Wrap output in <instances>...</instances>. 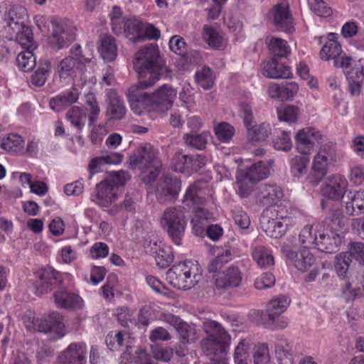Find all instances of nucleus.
<instances>
[{
    "mask_svg": "<svg viewBox=\"0 0 364 364\" xmlns=\"http://www.w3.org/2000/svg\"><path fill=\"white\" fill-rule=\"evenodd\" d=\"M134 68L139 75V82L131 86L128 91L132 109L141 115L154 105L168 109L176 97L174 89L163 86L151 95L143 91L159 80L161 74L168 72L158 46L152 43L140 50L136 55Z\"/></svg>",
    "mask_w": 364,
    "mask_h": 364,
    "instance_id": "f257e3e1",
    "label": "nucleus"
},
{
    "mask_svg": "<svg viewBox=\"0 0 364 364\" xmlns=\"http://www.w3.org/2000/svg\"><path fill=\"white\" fill-rule=\"evenodd\" d=\"M23 322L28 331L48 334L54 340L63 338L67 333L63 316L56 311L50 312L47 318L36 317L33 312L27 311Z\"/></svg>",
    "mask_w": 364,
    "mask_h": 364,
    "instance_id": "f03ea898",
    "label": "nucleus"
},
{
    "mask_svg": "<svg viewBox=\"0 0 364 364\" xmlns=\"http://www.w3.org/2000/svg\"><path fill=\"white\" fill-rule=\"evenodd\" d=\"M207 337L201 341V348L207 356L225 353L228 349L230 336L220 323L208 320L203 323Z\"/></svg>",
    "mask_w": 364,
    "mask_h": 364,
    "instance_id": "7ed1b4c3",
    "label": "nucleus"
},
{
    "mask_svg": "<svg viewBox=\"0 0 364 364\" xmlns=\"http://www.w3.org/2000/svg\"><path fill=\"white\" fill-rule=\"evenodd\" d=\"M166 279L173 287L188 290L201 279V271L197 263L191 261L180 262L167 271Z\"/></svg>",
    "mask_w": 364,
    "mask_h": 364,
    "instance_id": "20e7f679",
    "label": "nucleus"
},
{
    "mask_svg": "<svg viewBox=\"0 0 364 364\" xmlns=\"http://www.w3.org/2000/svg\"><path fill=\"white\" fill-rule=\"evenodd\" d=\"M340 161V156L336 146L332 144L323 145L314 156L311 169L306 181L313 186H317L328 172L329 166Z\"/></svg>",
    "mask_w": 364,
    "mask_h": 364,
    "instance_id": "39448f33",
    "label": "nucleus"
},
{
    "mask_svg": "<svg viewBox=\"0 0 364 364\" xmlns=\"http://www.w3.org/2000/svg\"><path fill=\"white\" fill-rule=\"evenodd\" d=\"M186 224L187 220L184 213V208L181 206L166 208L160 218L161 228L177 245L181 243Z\"/></svg>",
    "mask_w": 364,
    "mask_h": 364,
    "instance_id": "423d86ee",
    "label": "nucleus"
},
{
    "mask_svg": "<svg viewBox=\"0 0 364 364\" xmlns=\"http://www.w3.org/2000/svg\"><path fill=\"white\" fill-rule=\"evenodd\" d=\"M129 161L132 168H139L144 171L149 170V182L157 177L161 167L157 153L150 144H146L136 149L130 156Z\"/></svg>",
    "mask_w": 364,
    "mask_h": 364,
    "instance_id": "0eeeda50",
    "label": "nucleus"
},
{
    "mask_svg": "<svg viewBox=\"0 0 364 364\" xmlns=\"http://www.w3.org/2000/svg\"><path fill=\"white\" fill-rule=\"evenodd\" d=\"M50 46L56 50L68 46L77 36V29L73 21L64 18H53Z\"/></svg>",
    "mask_w": 364,
    "mask_h": 364,
    "instance_id": "6e6552de",
    "label": "nucleus"
},
{
    "mask_svg": "<svg viewBox=\"0 0 364 364\" xmlns=\"http://www.w3.org/2000/svg\"><path fill=\"white\" fill-rule=\"evenodd\" d=\"M289 218L279 214L274 208H267L260 216L259 224L266 235L272 238H280L286 233Z\"/></svg>",
    "mask_w": 364,
    "mask_h": 364,
    "instance_id": "1a4fd4ad",
    "label": "nucleus"
},
{
    "mask_svg": "<svg viewBox=\"0 0 364 364\" xmlns=\"http://www.w3.org/2000/svg\"><path fill=\"white\" fill-rule=\"evenodd\" d=\"M289 304V298L284 295H279L268 303L264 316L267 328H284L287 326V321L280 316L286 311Z\"/></svg>",
    "mask_w": 364,
    "mask_h": 364,
    "instance_id": "9d476101",
    "label": "nucleus"
},
{
    "mask_svg": "<svg viewBox=\"0 0 364 364\" xmlns=\"http://www.w3.org/2000/svg\"><path fill=\"white\" fill-rule=\"evenodd\" d=\"M352 257L359 263L364 264V245L362 242L351 243L348 252H341L336 256L334 268L341 278L344 279L348 277Z\"/></svg>",
    "mask_w": 364,
    "mask_h": 364,
    "instance_id": "9b49d317",
    "label": "nucleus"
},
{
    "mask_svg": "<svg viewBox=\"0 0 364 364\" xmlns=\"http://www.w3.org/2000/svg\"><path fill=\"white\" fill-rule=\"evenodd\" d=\"M105 343L111 351L123 350L120 357L122 364H127L133 360L135 355L134 347L129 342V336L122 331H111L105 338Z\"/></svg>",
    "mask_w": 364,
    "mask_h": 364,
    "instance_id": "f8f14e48",
    "label": "nucleus"
},
{
    "mask_svg": "<svg viewBox=\"0 0 364 364\" xmlns=\"http://www.w3.org/2000/svg\"><path fill=\"white\" fill-rule=\"evenodd\" d=\"M207 162V159L201 154H184L181 150L177 151L172 158V168L176 172L191 173L197 172L203 168Z\"/></svg>",
    "mask_w": 364,
    "mask_h": 364,
    "instance_id": "ddd939ff",
    "label": "nucleus"
},
{
    "mask_svg": "<svg viewBox=\"0 0 364 364\" xmlns=\"http://www.w3.org/2000/svg\"><path fill=\"white\" fill-rule=\"evenodd\" d=\"M348 183L341 174H333L328 176L321 187V193L325 198L341 201L348 191Z\"/></svg>",
    "mask_w": 364,
    "mask_h": 364,
    "instance_id": "4468645a",
    "label": "nucleus"
},
{
    "mask_svg": "<svg viewBox=\"0 0 364 364\" xmlns=\"http://www.w3.org/2000/svg\"><path fill=\"white\" fill-rule=\"evenodd\" d=\"M210 196V191L208 183L203 180H198L188 187L183 203L194 209L201 205H206Z\"/></svg>",
    "mask_w": 364,
    "mask_h": 364,
    "instance_id": "2eb2a0df",
    "label": "nucleus"
},
{
    "mask_svg": "<svg viewBox=\"0 0 364 364\" xmlns=\"http://www.w3.org/2000/svg\"><path fill=\"white\" fill-rule=\"evenodd\" d=\"M256 203L260 206L274 208L283 197L282 188L275 184L261 183L254 192Z\"/></svg>",
    "mask_w": 364,
    "mask_h": 364,
    "instance_id": "dca6fc26",
    "label": "nucleus"
},
{
    "mask_svg": "<svg viewBox=\"0 0 364 364\" xmlns=\"http://www.w3.org/2000/svg\"><path fill=\"white\" fill-rule=\"evenodd\" d=\"M269 16L277 30L288 33L294 31L293 18L287 0L275 4L269 12Z\"/></svg>",
    "mask_w": 364,
    "mask_h": 364,
    "instance_id": "f3484780",
    "label": "nucleus"
},
{
    "mask_svg": "<svg viewBox=\"0 0 364 364\" xmlns=\"http://www.w3.org/2000/svg\"><path fill=\"white\" fill-rule=\"evenodd\" d=\"M36 276L33 285L38 294L48 293L62 282L60 274L50 267L41 269Z\"/></svg>",
    "mask_w": 364,
    "mask_h": 364,
    "instance_id": "a211bd4d",
    "label": "nucleus"
},
{
    "mask_svg": "<svg viewBox=\"0 0 364 364\" xmlns=\"http://www.w3.org/2000/svg\"><path fill=\"white\" fill-rule=\"evenodd\" d=\"M181 182L176 176H164L158 183L156 196L160 203L174 200L181 190Z\"/></svg>",
    "mask_w": 364,
    "mask_h": 364,
    "instance_id": "6ab92c4d",
    "label": "nucleus"
},
{
    "mask_svg": "<svg viewBox=\"0 0 364 364\" xmlns=\"http://www.w3.org/2000/svg\"><path fill=\"white\" fill-rule=\"evenodd\" d=\"M242 280V274L236 266L229 267L215 281V292L221 294L232 288L237 287Z\"/></svg>",
    "mask_w": 364,
    "mask_h": 364,
    "instance_id": "aec40b11",
    "label": "nucleus"
},
{
    "mask_svg": "<svg viewBox=\"0 0 364 364\" xmlns=\"http://www.w3.org/2000/svg\"><path fill=\"white\" fill-rule=\"evenodd\" d=\"M281 252L284 257L294 262V267L301 272L308 270L315 262V258L308 248H303L299 252L289 245H284Z\"/></svg>",
    "mask_w": 364,
    "mask_h": 364,
    "instance_id": "412c9836",
    "label": "nucleus"
},
{
    "mask_svg": "<svg viewBox=\"0 0 364 364\" xmlns=\"http://www.w3.org/2000/svg\"><path fill=\"white\" fill-rule=\"evenodd\" d=\"M85 62L87 59L80 60L73 57H66L60 61L55 72L60 80L74 79L83 73Z\"/></svg>",
    "mask_w": 364,
    "mask_h": 364,
    "instance_id": "4be33fe9",
    "label": "nucleus"
},
{
    "mask_svg": "<svg viewBox=\"0 0 364 364\" xmlns=\"http://www.w3.org/2000/svg\"><path fill=\"white\" fill-rule=\"evenodd\" d=\"M85 343H73L58 355L55 364H85Z\"/></svg>",
    "mask_w": 364,
    "mask_h": 364,
    "instance_id": "5701e85b",
    "label": "nucleus"
},
{
    "mask_svg": "<svg viewBox=\"0 0 364 364\" xmlns=\"http://www.w3.org/2000/svg\"><path fill=\"white\" fill-rule=\"evenodd\" d=\"M321 137L318 132L306 127L299 130L295 136L296 149L301 155L309 156L314 149L315 141Z\"/></svg>",
    "mask_w": 364,
    "mask_h": 364,
    "instance_id": "b1692460",
    "label": "nucleus"
},
{
    "mask_svg": "<svg viewBox=\"0 0 364 364\" xmlns=\"http://www.w3.org/2000/svg\"><path fill=\"white\" fill-rule=\"evenodd\" d=\"M117 190L106 180L96 186L95 198L93 200L102 207H108L117 199Z\"/></svg>",
    "mask_w": 364,
    "mask_h": 364,
    "instance_id": "393cba45",
    "label": "nucleus"
},
{
    "mask_svg": "<svg viewBox=\"0 0 364 364\" xmlns=\"http://www.w3.org/2000/svg\"><path fill=\"white\" fill-rule=\"evenodd\" d=\"M55 304L63 309H80L83 306L82 299L77 294L60 289L54 293Z\"/></svg>",
    "mask_w": 364,
    "mask_h": 364,
    "instance_id": "a878e982",
    "label": "nucleus"
},
{
    "mask_svg": "<svg viewBox=\"0 0 364 364\" xmlns=\"http://www.w3.org/2000/svg\"><path fill=\"white\" fill-rule=\"evenodd\" d=\"M274 353L279 364H294L295 353L292 343L285 338H279L274 343Z\"/></svg>",
    "mask_w": 364,
    "mask_h": 364,
    "instance_id": "bb28decb",
    "label": "nucleus"
},
{
    "mask_svg": "<svg viewBox=\"0 0 364 364\" xmlns=\"http://www.w3.org/2000/svg\"><path fill=\"white\" fill-rule=\"evenodd\" d=\"M262 74L269 78H287L290 76V68L279 63L277 58L262 64Z\"/></svg>",
    "mask_w": 364,
    "mask_h": 364,
    "instance_id": "cd10ccee",
    "label": "nucleus"
},
{
    "mask_svg": "<svg viewBox=\"0 0 364 364\" xmlns=\"http://www.w3.org/2000/svg\"><path fill=\"white\" fill-rule=\"evenodd\" d=\"M341 243V237L335 231L330 233H320L317 237L315 247L321 252L331 253L336 250Z\"/></svg>",
    "mask_w": 364,
    "mask_h": 364,
    "instance_id": "c85d7f7f",
    "label": "nucleus"
},
{
    "mask_svg": "<svg viewBox=\"0 0 364 364\" xmlns=\"http://www.w3.org/2000/svg\"><path fill=\"white\" fill-rule=\"evenodd\" d=\"M247 140L249 142L256 144L265 141L272 134V129L269 124L262 122L259 124H252L246 127Z\"/></svg>",
    "mask_w": 364,
    "mask_h": 364,
    "instance_id": "c756f323",
    "label": "nucleus"
},
{
    "mask_svg": "<svg viewBox=\"0 0 364 364\" xmlns=\"http://www.w3.org/2000/svg\"><path fill=\"white\" fill-rule=\"evenodd\" d=\"M205 205H201L193 209L195 215L191 220L193 230L196 235L202 233L208 224L214 219L213 215Z\"/></svg>",
    "mask_w": 364,
    "mask_h": 364,
    "instance_id": "7c9ffc66",
    "label": "nucleus"
},
{
    "mask_svg": "<svg viewBox=\"0 0 364 364\" xmlns=\"http://www.w3.org/2000/svg\"><path fill=\"white\" fill-rule=\"evenodd\" d=\"M126 114V107L117 93L111 92L108 95L106 115L109 119L118 120Z\"/></svg>",
    "mask_w": 364,
    "mask_h": 364,
    "instance_id": "2f4dec72",
    "label": "nucleus"
},
{
    "mask_svg": "<svg viewBox=\"0 0 364 364\" xmlns=\"http://www.w3.org/2000/svg\"><path fill=\"white\" fill-rule=\"evenodd\" d=\"M336 33L328 34V41L322 47L320 51V58L321 60L328 61L335 60L342 53V48L340 43L335 39Z\"/></svg>",
    "mask_w": 364,
    "mask_h": 364,
    "instance_id": "473e14b6",
    "label": "nucleus"
},
{
    "mask_svg": "<svg viewBox=\"0 0 364 364\" xmlns=\"http://www.w3.org/2000/svg\"><path fill=\"white\" fill-rule=\"evenodd\" d=\"M270 174V167L267 162L259 161L252 164L247 171L245 179L255 183L259 180H262Z\"/></svg>",
    "mask_w": 364,
    "mask_h": 364,
    "instance_id": "72a5a7b5",
    "label": "nucleus"
},
{
    "mask_svg": "<svg viewBox=\"0 0 364 364\" xmlns=\"http://www.w3.org/2000/svg\"><path fill=\"white\" fill-rule=\"evenodd\" d=\"M99 52L104 60L113 61L117 55V47L114 38L110 36H102Z\"/></svg>",
    "mask_w": 364,
    "mask_h": 364,
    "instance_id": "f704fd0d",
    "label": "nucleus"
},
{
    "mask_svg": "<svg viewBox=\"0 0 364 364\" xmlns=\"http://www.w3.org/2000/svg\"><path fill=\"white\" fill-rule=\"evenodd\" d=\"M253 259L262 268H267L274 264V257L271 251L264 246L255 247L252 252Z\"/></svg>",
    "mask_w": 364,
    "mask_h": 364,
    "instance_id": "c9c22d12",
    "label": "nucleus"
},
{
    "mask_svg": "<svg viewBox=\"0 0 364 364\" xmlns=\"http://www.w3.org/2000/svg\"><path fill=\"white\" fill-rule=\"evenodd\" d=\"M210 134L204 132L200 134L188 133L183 136L185 144L191 148L202 150L206 147Z\"/></svg>",
    "mask_w": 364,
    "mask_h": 364,
    "instance_id": "e433bc0d",
    "label": "nucleus"
},
{
    "mask_svg": "<svg viewBox=\"0 0 364 364\" xmlns=\"http://www.w3.org/2000/svg\"><path fill=\"white\" fill-rule=\"evenodd\" d=\"M139 199V196L137 192L128 193L126 194L123 202L113 206L109 211L114 215L118 214L122 210L133 213L136 210V205Z\"/></svg>",
    "mask_w": 364,
    "mask_h": 364,
    "instance_id": "4c0bfd02",
    "label": "nucleus"
},
{
    "mask_svg": "<svg viewBox=\"0 0 364 364\" xmlns=\"http://www.w3.org/2000/svg\"><path fill=\"white\" fill-rule=\"evenodd\" d=\"M309 156H294L290 160V172L293 177L300 178L307 172Z\"/></svg>",
    "mask_w": 364,
    "mask_h": 364,
    "instance_id": "58836bf2",
    "label": "nucleus"
},
{
    "mask_svg": "<svg viewBox=\"0 0 364 364\" xmlns=\"http://www.w3.org/2000/svg\"><path fill=\"white\" fill-rule=\"evenodd\" d=\"M268 46L272 58H286L290 53V48L287 42L282 38H271Z\"/></svg>",
    "mask_w": 364,
    "mask_h": 364,
    "instance_id": "ea45409f",
    "label": "nucleus"
},
{
    "mask_svg": "<svg viewBox=\"0 0 364 364\" xmlns=\"http://www.w3.org/2000/svg\"><path fill=\"white\" fill-rule=\"evenodd\" d=\"M141 30V23L135 18L127 19L124 23V33L134 43L138 42L144 38L140 31Z\"/></svg>",
    "mask_w": 364,
    "mask_h": 364,
    "instance_id": "a19ab883",
    "label": "nucleus"
},
{
    "mask_svg": "<svg viewBox=\"0 0 364 364\" xmlns=\"http://www.w3.org/2000/svg\"><path fill=\"white\" fill-rule=\"evenodd\" d=\"M66 116L71 124L79 130L82 129L87 118L85 109L78 106L71 107Z\"/></svg>",
    "mask_w": 364,
    "mask_h": 364,
    "instance_id": "79ce46f5",
    "label": "nucleus"
},
{
    "mask_svg": "<svg viewBox=\"0 0 364 364\" xmlns=\"http://www.w3.org/2000/svg\"><path fill=\"white\" fill-rule=\"evenodd\" d=\"M350 200V201L346 204V209L350 215H358L364 213V191L353 193Z\"/></svg>",
    "mask_w": 364,
    "mask_h": 364,
    "instance_id": "37998d69",
    "label": "nucleus"
},
{
    "mask_svg": "<svg viewBox=\"0 0 364 364\" xmlns=\"http://www.w3.org/2000/svg\"><path fill=\"white\" fill-rule=\"evenodd\" d=\"M329 228L335 232H338L345 226L342 210L338 207H333L330 210V215L326 219Z\"/></svg>",
    "mask_w": 364,
    "mask_h": 364,
    "instance_id": "c03bdc74",
    "label": "nucleus"
},
{
    "mask_svg": "<svg viewBox=\"0 0 364 364\" xmlns=\"http://www.w3.org/2000/svg\"><path fill=\"white\" fill-rule=\"evenodd\" d=\"M51 72V64L49 60H44L40 63L38 68L33 74L31 80L33 84L42 86L45 84Z\"/></svg>",
    "mask_w": 364,
    "mask_h": 364,
    "instance_id": "a18cd8bd",
    "label": "nucleus"
},
{
    "mask_svg": "<svg viewBox=\"0 0 364 364\" xmlns=\"http://www.w3.org/2000/svg\"><path fill=\"white\" fill-rule=\"evenodd\" d=\"M18 66L23 72H29L36 65V58L32 52V49H26L19 53L16 58Z\"/></svg>",
    "mask_w": 364,
    "mask_h": 364,
    "instance_id": "49530a36",
    "label": "nucleus"
},
{
    "mask_svg": "<svg viewBox=\"0 0 364 364\" xmlns=\"http://www.w3.org/2000/svg\"><path fill=\"white\" fill-rule=\"evenodd\" d=\"M176 331L178 334V339L182 343L195 342L198 338L195 327L186 322H183Z\"/></svg>",
    "mask_w": 364,
    "mask_h": 364,
    "instance_id": "de8ad7c7",
    "label": "nucleus"
},
{
    "mask_svg": "<svg viewBox=\"0 0 364 364\" xmlns=\"http://www.w3.org/2000/svg\"><path fill=\"white\" fill-rule=\"evenodd\" d=\"M8 23L12 27L16 28L23 25V19L26 16V9L20 6H14L8 11Z\"/></svg>",
    "mask_w": 364,
    "mask_h": 364,
    "instance_id": "09e8293b",
    "label": "nucleus"
},
{
    "mask_svg": "<svg viewBox=\"0 0 364 364\" xmlns=\"http://www.w3.org/2000/svg\"><path fill=\"white\" fill-rule=\"evenodd\" d=\"M1 146L7 151L17 152L23 148L24 141L18 134H9L1 143Z\"/></svg>",
    "mask_w": 364,
    "mask_h": 364,
    "instance_id": "8fccbe9b",
    "label": "nucleus"
},
{
    "mask_svg": "<svg viewBox=\"0 0 364 364\" xmlns=\"http://www.w3.org/2000/svg\"><path fill=\"white\" fill-rule=\"evenodd\" d=\"M235 128L229 123L223 122L214 127V132L219 141L229 142L235 134Z\"/></svg>",
    "mask_w": 364,
    "mask_h": 364,
    "instance_id": "3c124183",
    "label": "nucleus"
},
{
    "mask_svg": "<svg viewBox=\"0 0 364 364\" xmlns=\"http://www.w3.org/2000/svg\"><path fill=\"white\" fill-rule=\"evenodd\" d=\"M19 30L16 35V41L23 47L27 49L35 48L36 46L33 42V33L28 26L24 25L16 28Z\"/></svg>",
    "mask_w": 364,
    "mask_h": 364,
    "instance_id": "603ef678",
    "label": "nucleus"
},
{
    "mask_svg": "<svg viewBox=\"0 0 364 364\" xmlns=\"http://www.w3.org/2000/svg\"><path fill=\"white\" fill-rule=\"evenodd\" d=\"M255 364H269L270 355L267 343H258L254 348L253 354Z\"/></svg>",
    "mask_w": 364,
    "mask_h": 364,
    "instance_id": "864d4df0",
    "label": "nucleus"
},
{
    "mask_svg": "<svg viewBox=\"0 0 364 364\" xmlns=\"http://www.w3.org/2000/svg\"><path fill=\"white\" fill-rule=\"evenodd\" d=\"M231 259V253L229 250H225L215 257L213 258L208 266L209 272H218L223 266Z\"/></svg>",
    "mask_w": 364,
    "mask_h": 364,
    "instance_id": "5fc2aeb1",
    "label": "nucleus"
},
{
    "mask_svg": "<svg viewBox=\"0 0 364 364\" xmlns=\"http://www.w3.org/2000/svg\"><path fill=\"white\" fill-rule=\"evenodd\" d=\"M85 105V111L89 112L88 125L89 127H92L98 119V116L100 112V108L96 98L92 95L87 96Z\"/></svg>",
    "mask_w": 364,
    "mask_h": 364,
    "instance_id": "6e6d98bb",
    "label": "nucleus"
},
{
    "mask_svg": "<svg viewBox=\"0 0 364 364\" xmlns=\"http://www.w3.org/2000/svg\"><path fill=\"white\" fill-rule=\"evenodd\" d=\"M196 80L198 85L203 89H210L214 84V77L212 70L208 68H203L196 73Z\"/></svg>",
    "mask_w": 364,
    "mask_h": 364,
    "instance_id": "4d7b16f0",
    "label": "nucleus"
},
{
    "mask_svg": "<svg viewBox=\"0 0 364 364\" xmlns=\"http://www.w3.org/2000/svg\"><path fill=\"white\" fill-rule=\"evenodd\" d=\"M203 39L208 46L218 49L222 47V38L218 33L211 26H205L203 28Z\"/></svg>",
    "mask_w": 364,
    "mask_h": 364,
    "instance_id": "13d9d810",
    "label": "nucleus"
},
{
    "mask_svg": "<svg viewBox=\"0 0 364 364\" xmlns=\"http://www.w3.org/2000/svg\"><path fill=\"white\" fill-rule=\"evenodd\" d=\"M278 118L280 121L292 123L297 119L298 108L293 105H288L277 109Z\"/></svg>",
    "mask_w": 364,
    "mask_h": 364,
    "instance_id": "bf43d9fd",
    "label": "nucleus"
},
{
    "mask_svg": "<svg viewBox=\"0 0 364 364\" xmlns=\"http://www.w3.org/2000/svg\"><path fill=\"white\" fill-rule=\"evenodd\" d=\"M129 178L130 176L127 172L124 171H119L113 172L105 180H106L117 191L118 188L124 186Z\"/></svg>",
    "mask_w": 364,
    "mask_h": 364,
    "instance_id": "052dcab7",
    "label": "nucleus"
},
{
    "mask_svg": "<svg viewBox=\"0 0 364 364\" xmlns=\"http://www.w3.org/2000/svg\"><path fill=\"white\" fill-rule=\"evenodd\" d=\"M312 230V226L307 225L302 229L299 234V239L304 248L309 249L311 245H316L317 235H314Z\"/></svg>",
    "mask_w": 364,
    "mask_h": 364,
    "instance_id": "680f3d73",
    "label": "nucleus"
},
{
    "mask_svg": "<svg viewBox=\"0 0 364 364\" xmlns=\"http://www.w3.org/2000/svg\"><path fill=\"white\" fill-rule=\"evenodd\" d=\"M311 10L319 16H329L332 14L331 9L323 0H309Z\"/></svg>",
    "mask_w": 364,
    "mask_h": 364,
    "instance_id": "e2e57ef3",
    "label": "nucleus"
},
{
    "mask_svg": "<svg viewBox=\"0 0 364 364\" xmlns=\"http://www.w3.org/2000/svg\"><path fill=\"white\" fill-rule=\"evenodd\" d=\"M274 146L277 150L289 151L292 147L290 134L287 132H282L281 135L274 141Z\"/></svg>",
    "mask_w": 364,
    "mask_h": 364,
    "instance_id": "0e129e2a",
    "label": "nucleus"
},
{
    "mask_svg": "<svg viewBox=\"0 0 364 364\" xmlns=\"http://www.w3.org/2000/svg\"><path fill=\"white\" fill-rule=\"evenodd\" d=\"M275 283V277L270 272L263 273L255 282V287L259 290L272 287Z\"/></svg>",
    "mask_w": 364,
    "mask_h": 364,
    "instance_id": "69168bd1",
    "label": "nucleus"
},
{
    "mask_svg": "<svg viewBox=\"0 0 364 364\" xmlns=\"http://www.w3.org/2000/svg\"><path fill=\"white\" fill-rule=\"evenodd\" d=\"M155 261L157 266L161 268H166L172 262L173 257L169 251L159 250L156 252Z\"/></svg>",
    "mask_w": 364,
    "mask_h": 364,
    "instance_id": "338daca9",
    "label": "nucleus"
},
{
    "mask_svg": "<svg viewBox=\"0 0 364 364\" xmlns=\"http://www.w3.org/2000/svg\"><path fill=\"white\" fill-rule=\"evenodd\" d=\"M186 44L183 41V38L180 36H174L171 37V38L169 41L170 49L178 55H185L186 52Z\"/></svg>",
    "mask_w": 364,
    "mask_h": 364,
    "instance_id": "774afa93",
    "label": "nucleus"
}]
</instances>
